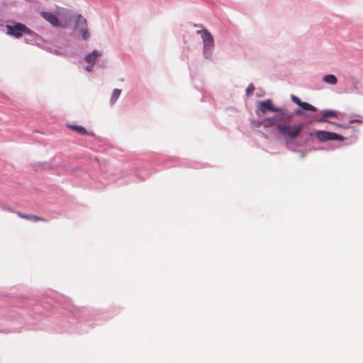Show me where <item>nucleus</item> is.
Segmentation results:
<instances>
[{"label": "nucleus", "instance_id": "1", "mask_svg": "<svg viewBox=\"0 0 363 363\" xmlns=\"http://www.w3.org/2000/svg\"><path fill=\"white\" fill-rule=\"evenodd\" d=\"M196 27H201L202 30H197L196 33L201 35L203 41V55L206 59L210 58L214 49V39L212 34L202 25H196Z\"/></svg>", "mask_w": 363, "mask_h": 363}, {"label": "nucleus", "instance_id": "2", "mask_svg": "<svg viewBox=\"0 0 363 363\" xmlns=\"http://www.w3.org/2000/svg\"><path fill=\"white\" fill-rule=\"evenodd\" d=\"M305 128V123L298 125H278L277 129L284 136L289 137L291 138H296L299 135L301 131Z\"/></svg>", "mask_w": 363, "mask_h": 363}, {"label": "nucleus", "instance_id": "3", "mask_svg": "<svg viewBox=\"0 0 363 363\" xmlns=\"http://www.w3.org/2000/svg\"><path fill=\"white\" fill-rule=\"evenodd\" d=\"M76 24L74 31L75 33L80 32L82 38L86 40L89 38L90 34L88 29L87 22L82 15L78 14L75 18Z\"/></svg>", "mask_w": 363, "mask_h": 363}, {"label": "nucleus", "instance_id": "4", "mask_svg": "<svg viewBox=\"0 0 363 363\" xmlns=\"http://www.w3.org/2000/svg\"><path fill=\"white\" fill-rule=\"evenodd\" d=\"M12 25L8 24L5 26L6 29V33L15 38H20L24 35L25 30H27L26 26L20 22L12 21Z\"/></svg>", "mask_w": 363, "mask_h": 363}, {"label": "nucleus", "instance_id": "5", "mask_svg": "<svg viewBox=\"0 0 363 363\" xmlns=\"http://www.w3.org/2000/svg\"><path fill=\"white\" fill-rule=\"evenodd\" d=\"M267 110L275 113L277 111H281V109L279 107L273 106L271 99H267L259 102V107L256 110V113L259 117H262L265 114Z\"/></svg>", "mask_w": 363, "mask_h": 363}, {"label": "nucleus", "instance_id": "6", "mask_svg": "<svg viewBox=\"0 0 363 363\" xmlns=\"http://www.w3.org/2000/svg\"><path fill=\"white\" fill-rule=\"evenodd\" d=\"M316 137L321 142L327 140L343 141L345 139V138L341 135L325 130H318L316 132Z\"/></svg>", "mask_w": 363, "mask_h": 363}, {"label": "nucleus", "instance_id": "7", "mask_svg": "<svg viewBox=\"0 0 363 363\" xmlns=\"http://www.w3.org/2000/svg\"><path fill=\"white\" fill-rule=\"evenodd\" d=\"M337 112L334 110L325 109L320 114H315L311 117V122H324L328 117H337Z\"/></svg>", "mask_w": 363, "mask_h": 363}, {"label": "nucleus", "instance_id": "8", "mask_svg": "<svg viewBox=\"0 0 363 363\" xmlns=\"http://www.w3.org/2000/svg\"><path fill=\"white\" fill-rule=\"evenodd\" d=\"M26 30L24 32V35H26L24 38V41L28 44H39L42 42V38L37 34L35 32L30 30L29 28L26 26Z\"/></svg>", "mask_w": 363, "mask_h": 363}, {"label": "nucleus", "instance_id": "9", "mask_svg": "<svg viewBox=\"0 0 363 363\" xmlns=\"http://www.w3.org/2000/svg\"><path fill=\"white\" fill-rule=\"evenodd\" d=\"M40 16L55 27L62 26V25L59 22L58 18L51 12L41 11Z\"/></svg>", "mask_w": 363, "mask_h": 363}, {"label": "nucleus", "instance_id": "10", "mask_svg": "<svg viewBox=\"0 0 363 363\" xmlns=\"http://www.w3.org/2000/svg\"><path fill=\"white\" fill-rule=\"evenodd\" d=\"M291 99L293 102H294L295 104H296L298 106L303 108L306 111H310L313 112L317 111L316 107L307 102L301 101V100L295 95H291Z\"/></svg>", "mask_w": 363, "mask_h": 363}, {"label": "nucleus", "instance_id": "11", "mask_svg": "<svg viewBox=\"0 0 363 363\" xmlns=\"http://www.w3.org/2000/svg\"><path fill=\"white\" fill-rule=\"evenodd\" d=\"M279 121H281L280 116L278 115L263 118V122L264 123V128L273 127L276 125Z\"/></svg>", "mask_w": 363, "mask_h": 363}, {"label": "nucleus", "instance_id": "12", "mask_svg": "<svg viewBox=\"0 0 363 363\" xmlns=\"http://www.w3.org/2000/svg\"><path fill=\"white\" fill-rule=\"evenodd\" d=\"M101 55V52L97 50H93L84 57V60L88 64L94 65L97 58Z\"/></svg>", "mask_w": 363, "mask_h": 363}, {"label": "nucleus", "instance_id": "13", "mask_svg": "<svg viewBox=\"0 0 363 363\" xmlns=\"http://www.w3.org/2000/svg\"><path fill=\"white\" fill-rule=\"evenodd\" d=\"M279 108L281 109V111H277V113H280L279 116H280L281 121H284L286 120H289V119L292 118V117L294 116L293 113L288 112L286 108H285L284 107H279Z\"/></svg>", "mask_w": 363, "mask_h": 363}, {"label": "nucleus", "instance_id": "14", "mask_svg": "<svg viewBox=\"0 0 363 363\" xmlns=\"http://www.w3.org/2000/svg\"><path fill=\"white\" fill-rule=\"evenodd\" d=\"M323 82L330 85H335L337 84V79L334 74H326L323 77Z\"/></svg>", "mask_w": 363, "mask_h": 363}, {"label": "nucleus", "instance_id": "15", "mask_svg": "<svg viewBox=\"0 0 363 363\" xmlns=\"http://www.w3.org/2000/svg\"><path fill=\"white\" fill-rule=\"evenodd\" d=\"M121 93V90L119 89H114L113 91V93L111 94V99H110V104L111 105L114 104L118 99L119 98Z\"/></svg>", "mask_w": 363, "mask_h": 363}, {"label": "nucleus", "instance_id": "16", "mask_svg": "<svg viewBox=\"0 0 363 363\" xmlns=\"http://www.w3.org/2000/svg\"><path fill=\"white\" fill-rule=\"evenodd\" d=\"M69 127L73 130L78 131L81 135H87L88 134L87 130L83 126L70 125H69Z\"/></svg>", "mask_w": 363, "mask_h": 363}, {"label": "nucleus", "instance_id": "17", "mask_svg": "<svg viewBox=\"0 0 363 363\" xmlns=\"http://www.w3.org/2000/svg\"><path fill=\"white\" fill-rule=\"evenodd\" d=\"M18 216L21 218H26V219H28V220H30L32 221H38V220H41V218L40 217L33 216V215H23V214L18 213Z\"/></svg>", "mask_w": 363, "mask_h": 363}, {"label": "nucleus", "instance_id": "18", "mask_svg": "<svg viewBox=\"0 0 363 363\" xmlns=\"http://www.w3.org/2000/svg\"><path fill=\"white\" fill-rule=\"evenodd\" d=\"M252 125L255 128H259L262 125L264 128V123L263 122V119L258 120V121H254L252 122Z\"/></svg>", "mask_w": 363, "mask_h": 363}, {"label": "nucleus", "instance_id": "19", "mask_svg": "<svg viewBox=\"0 0 363 363\" xmlns=\"http://www.w3.org/2000/svg\"><path fill=\"white\" fill-rule=\"evenodd\" d=\"M254 90H255L254 85L252 84H250L246 89V95L247 96L252 95L253 94Z\"/></svg>", "mask_w": 363, "mask_h": 363}, {"label": "nucleus", "instance_id": "20", "mask_svg": "<svg viewBox=\"0 0 363 363\" xmlns=\"http://www.w3.org/2000/svg\"><path fill=\"white\" fill-rule=\"evenodd\" d=\"M363 123V117L358 116V117L357 118L351 119L349 121V124H352V123Z\"/></svg>", "mask_w": 363, "mask_h": 363}, {"label": "nucleus", "instance_id": "21", "mask_svg": "<svg viewBox=\"0 0 363 363\" xmlns=\"http://www.w3.org/2000/svg\"><path fill=\"white\" fill-rule=\"evenodd\" d=\"M303 111H305L303 108H296L294 112V115L302 116L304 114Z\"/></svg>", "mask_w": 363, "mask_h": 363}, {"label": "nucleus", "instance_id": "22", "mask_svg": "<svg viewBox=\"0 0 363 363\" xmlns=\"http://www.w3.org/2000/svg\"><path fill=\"white\" fill-rule=\"evenodd\" d=\"M94 65L89 64L88 65H86V66L85 67V69H86L87 72H91V71L93 70Z\"/></svg>", "mask_w": 363, "mask_h": 363}, {"label": "nucleus", "instance_id": "23", "mask_svg": "<svg viewBox=\"0 0 363 363\" xmlns=\"http://www.w3.org/2000/svg\"><path fill=\"white\" fill-rule=\"evenodd\" d=\"M338 127L342 128H350V124H337Z\"/></svg>", "mask_w": 363, "mask_h": 363}, {"label": "nucleus", "instance_id": "24", "mask_svg": "<svg viewBox=\"0 0 363 363\" xmlns=\"http://www.w3.org/2000/svg\"><path fill=\"white\" fill-rule=\"evenodd\" d=\"M4 26V22L1 19H0V28H3Z\"/></svg>", "mask_w": 363, "mask_h": 363}, {"label": "nucleus", "instance_id": "25", "mask_svg": "<svg viewBox=\"0 0 363 363\" xmlns=\"http://www.w3.org/2000/svg\"><path fill=\"white\" fill-rule=\"evenodd\" d=\"M1 206L2 209H6L8 211H11L10 208H6L4 205H1Z\"/></svg>", "mask_w": 363, "mask_h": 363}, {"label": "nucleus", "instance_id": "26", "mask_svg": "<svg viewBox=\"0 0 363 363\" xmlns=\"http://www.w3.org/2000/svg\"><path fill=\"white\" fill-rule=\"evenodd\" d=\"M261 134H262V135H264L265 138H267V135L266 134H264V133H261Z\"/></svg>", "mask_w": 363, "mask_h": 363}, {"label": "nucleus", "instance_id": "27", "mask_svg": "<svg viewBox=\"0 0 363 363\" xmlns=\"http://www.w3.org/2000/svg\"><path fill=\"white\" fill-rule=\"evenodd\" d=\"M55 53H57V54H59V53H60V52H57V50H55Z\"/></svg>", "mask_w": 363, "mask_h": 363}]
</instances>
